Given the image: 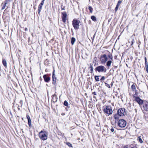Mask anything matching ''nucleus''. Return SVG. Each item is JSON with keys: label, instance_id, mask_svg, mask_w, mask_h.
<instances>
[{"label": "nucleus", "instance_id": "nucleus-19", "mask_svg": "<svg viewBox=\"0 0 148 148\" xmlns=\"http://www.w3.org/2000/svg\"><path fill=\"white\" fill-rule=\"evenodd\" d=\"M75 40V39L74 38L72 37L71 38V42L72 45H73L74 44Z\"/></svg>", "mask_w": 148, "mask_h": 148}, {"label": "nucleus", "instance_id": "nucleus-17", "mask_svg": "<svg viewBox=\"0 0 148 148\" xmlns=\"http://www.w3.org/2000/svg\"><path fill=\"white\" fill-rule=\"evenodd\" d=\"M112 63V61L111 60H108L107 62L106 66L108 67H109L110 66Z\"/></svg>", "mask_w": 148, "mask_h": 148}, {"label": "nucleus", "instance_id": "nucleus-2", "mask_svg": "<svg viewBox=\"0 0 148 148\" xmlns=\"http://www.w3.org/2000/svg\"><path fill=\"white\" fill-rule=\"evenodd\" d=\"M95 71L100 73H106L107 69L106 67L103 65L97 66L95 69Z\"/></svg>", "mask_w": 148, "mask_h": 148}, {"label": "nucleus", "instance_id": "nucleus-28", "mask_svg": "<svg viewBox=\"0 0 148 148\" xmlns=\"http://www.w3.org/2000/svg\"><path fill=\"white\" fill-rule=\"evenodd\" d=\"M64 105L66 106H68V103L66 101H65L64 102Z\"/></svg>", "mask_w": 148, "mask_h": 148}, {"label": "nucleus", "instance_id": "nucleus-20", "mask_svg": "<svg viewBox=\"0 0 148 148\" xmlns=\"http://www.w3.org/2000/svg\"><path fill=\"white\" fill-rule=\"evenodd\" d=\"M101 76H98L95 75V80L97 82L99 81V77H101Z\"/></svg>", "mask_w": 148, "mask_h": 148}, {"label": "nucleus", "instance_id": "nucleus-25", "mask_svg": "<svg viewBox=\"0 0 148 148\" xmlns=\"http://www.w3.org/2000/svg\"><path fill=\"white\" fill-rule=\"evenodd\" d=\"M108 57L111 60H113V57L112 56V55L111 54H109L108 55Z\"/></svg>", "mask_w": 148, "mask_h": 148}, {"label": "nucleus", "instance_id": "nucleus-18", "mask_svg": "<svg viewBox=\"0 0 148 148\" xmlns=\"http://www.w3.org/2000/svg\"><path fill=\"white\" fill-rule=\"evenodd\" d=\"M131 88L132 90L136 91V89L135 86L134 84H133L131 86Z\"/></svg>", "mask_w": 148, "mask_h": 148}, {"label": "nucleus", "instance_id": "nucleus-38", "mask_svg": "<svg viewBox=\"0 0 148 148\" xmlns=\"http://www.w3.org/2000/svg\"><path fill=\"white\" fill-rule=\"evenodd\" d=\"M106 84H107V86H108V87L109 88H111V87H110V85H109V84H106ZM106 85V86H107V85Z\"/></svg>", "mask_w": 148, "mask_h": 148}, {"label": "nucleus", "instance_id": "nucleus-42", "mask_svg": "<svg viewBox=\"0 0 148 148\" xmlns=\"http://www.w3.org/2000/svg\"><path fill=\"white\" fill-rule=\"evenodd\" d=\"M28 30V29L27 28H25V31H27Z\"/></svg>", "mask_w": 148, "mask_h": 148}, {"label": "nucleus", "instance_id": "nucleus-1", "mask_svg": "<svg viewBox=\"0 0 148 148\" xmlns=\"http://www.w3.org/2000/svg\"><path fill=\"white\" fill-rule=\"evenodd\" d=\"M48 134L47 132L45 131L42 130L39 133V136L40 138L45 140L47 139Z\"/></svg>", "mask_w": 148, "mask_h": 148}, {"label": "nucleus", "instance_id": "nucleus-43", "mask_svg": "<svg viewBox=\"0 0 148 148\" xmlns=\"http://www.w3.org/2000/svg\"><path fill=\"white\" fill-rule=\"evenodd\" d=\"M123 148H128V147L126 146H125Z\"/></svg>", "mask_w": 148, "mask_h": 148}, {"label": "nucleus", "instance_id": "nucleus-24", "mask_svg": "<svg viewBox=\"0 0 148 148\" xmlns=\"http://www.w3.org/2000/svg\"><path fill=\"white\" fill-rule=\"evenodd\" d=\"M28 124L29 125V126L30 127H31V119H28Z\"/></svg>", "mask_w": 148, "mask_h": 148}, {"label": "nucleus", "instance_id": "nucleus-44", "mask_svg": "<svg viewBox=\"0 0 148 148\" xmlns=\"http://www.w3.org/2000/svg\"><path fill=\"white\" fill-rule=\"evenodd\" d=\"M111 86H112V85H113V84H112V82L111 83Z\"/></svg>", "mask_w": 148, "mask_h": 148}, {"label": "nucleus", "instance_id": "nucleus-15", "mask_svg": "<svg viewBox=\"0 0 148 148\" xmlns=\"http://www.w3.org/2000/svg\"><path fill=\"white\" fill-rule=\"evenodd\" d=\"M119 115L118 114H115L114 116V118L115 119V122L116 123V121H118V119H119Z\"/></svg>", "mask_w": 148, "mask_h": 148}, {"label": "nucleus", "instance_id": "nucleus-36", "mask_svg": "<svg viewBox=\"0 0 148 148\" xmlns=\"http://www.w3.org/2000/svg\"><path fill=\"white\" fill-rule=\"evenodd\" d=\"M110 130L112 132H113L114 131V129L112 127L110 129Z\"/></svg>", "mask_w": 148, "mask_h": 148}, {"label": "nucleus", "instance_id": "nucleus-45", "mask_svg": "<svg viewBox=\"0 0 148 148\" xmlns=\"http://www.w3.org/2000/svg\"><path fill=\"white\" fill-rule=\"evenodd\" d=\"M135 111L136 112H137V110H136V109H135Z\"/></svg>", "mask_w": 148, "mask_h": 148}, {"label": "nucleus", "instance_id": "nucleus-31", "mask_svg": "<svg viewBox=\"0 0 148 148\" xmlns=\"http://www.w3.org/2000/svg\"><path fill=\"white\" fill-rule=\"evenodd\" d=\"M105 79V77L104 76H102L101 78L100 79V81L102 82Z\"/></svg>", "mask_w": 148, "mask_h": 148}, {"label": "nucleus", "instance_id": "nucleus-23", "mask_svg": "<svg viewBox=\"0 0 148 148\" xmlns=\"http://www.w3.org/2000/svg\"><path fill=\"white\" fill-rule=\"evenodd\" d=\"M138 140L139 142L141 143H143L142 140L141 138V136H140L138 137Z\"/></svg>", "mask_w": 148, "mask_h": 148}, {"label": "nucleus", "instance_id": "nucleus-21", "mask_svg": "<svg viewBox=\"0 0 148 148\" xmlns=\"http://www.w3.org/2000/svg\"><path fill=\"white\" fill-rule=\"evenodd\" d=\"M91 19L94 21H96L97 19L96 17L94 16H92L91 17Z\"/></svg>", "mask_w": 148, "mask_h": 148}, {"label": "nucleus", "instance_id": "nucleus-5", "mask_svg": "<svg viewBox=\"0 0 148 148\" xmlns=\"http://www.w3.org/2000/svg\"><path fill=\"white\" fill-rule=\"evenodd\" d=\"M126 122L125 120L121 119L119 121L118 125L120 127H124L126 126Z\"/></svg>", "mask_w": 148, "mask_h": 148}, {"label": "nucleus", "instance_id": "nucleus-27", "mask_svg": "<svg viewBox=\"0 0 148 148\" xmlns=\"http://www.w3.org/2000/svg\"><path fill=\"white\" fill-rule=\"evenodd\" d=\"M6 5L7 4L6 3H4V4L2 8V10H3L5 8Z\"/></svg>", "mask_w": 148, "mask_h": 148}, {"label": "nucleus", "instance_id": "nucleus-22", "mask_svg": "<svg viewBox=\"0 0 148 148\" xmlns=\"http://www.w3.org/2000/svg\"><path fill=\"white\" fill-rule=\"evenodd\" d=\"M89 68L90 69V73H92L93 71V67H92V66L91 64H90V67H89Z\"/></svg>", "mask_w": 148, "mask_h": 148}, {"label": "nucleus", "instance_id": "nucleus-35", "mask_svg": "<svg viewBox=\"0 0 148 148\" xmlns=\"http://www.w3.org/2000/svg\"><path fill=\"white\" fill-rule=\"evenodd\" d=\"M145 64H147L148 63H147V59L146 57H145Z\"/></svg>", "mask_w": 148, "mask_h": 148}, {"label": "nucleus", "instance_id": "nucleus-14", "mask_svg": "<svg viewBox=\"0 0 148 148\" xmlns=\"http://www.w3.org/2000/svg\"><path fill=\"white\" fill-rule=\"evenodd\" d=\"M52 100L54 102H56L57 101V98L56 95L54 94L52 96Z\"/></svg>", "mask_w": 148, "mask_h": 148}, {"label": "nucleus", "instance_id": "nucleus-12", "mask_svg": "<svg viewBox=\"0 0 148 148\" xmlns=\"http://www.w3.org/2000/svg\"><path fill=\"white\" fill-rule=\"evenodd\" d=\"M44 81L46 82H48L50 80V77L47 75H45L43 76Z\"/></svg>", "mask_w": 148, "mask_h": 148}, {"label": "nucleus", "instance_id": "nucleus-13", "mask_svg": "<svg viewBox=\"0 0 148 148\" xmlns=\"http://www.w3.org/2000/svg\"><path fill=\"white\" fill-rule=\"evenodd\" d=\"M56 75H52V83L53 84L55 85L56 84Z\"/></svg>", "mask_w": 148, "mask_h": 148}, {"label": "nucleus", "instance_id": "nucleus-10", "mask_svg": "<svg viewBox=\"0 0 148 148\" xmlns=\"http://www.w3.org/2000/svg\"><path fill=\"white\" fill-rule=\"evenodd\" d=\"M135 100L139 105L142 104L143 103V104L144 102L143 100L141 99L139 97H136Z\"/></svg>", "mask_w": 148, "mask_h": 148}, {"label": "nucleus", "instance_id": "nucleus-7", "mask_svg": "<svg viewBox=\"0 0 148 148\" xmlns=\"http://www.w3.org/2000/svg\"><path fill=\"white\" fill-rule=\"evenodd\" d=\"M108 58L106 54L101 55L100 57V61L102 64H104L108 60Z\"/></svg>", "mask_w": 148, "mask_h": 148}, {"label": "nucleus", "instance_id": "nucleus-26", "mask_svg": "<svg viewBox=\"0 0 148 148\" xmlns=\"http://www.w3.org/2000/svg\"><path fill=\"white\" fill-rule=\"evenodd\" d=\"M88 9L90 10V13H92V12L93 9L91 6H89Z\"/></svg>", "mask_w": 148, "mask_h": 148}, {"label": "nucleus", "instance_id": "nucleus-34", "mask_svg": "<svg viewBox=\"0 0 148 148\" xmlns=\"http://www.w3.org/2000/svg\"><path fill=\"white\" fill-rule=\"evenodd\" d=\"M26 117H27V118L28 120V119H30V117L27 114Z\"/></svg>", "mask_w": 148, "mask_h": 148}, {"label": "nucleus", "instance_id": "nucleus-41", "mask_svg": "<svg viewBox=\"0 0 148 148\" xmlns=\"http://www.w3.org/2000/svg\"><path fill=\"white\" fill-rule=\"evenodd\" d=\"M8 1V0H6L5 1L4 3H6V4H7V2Z\"/></svg>", "mask_w": 148, "mask_h": 148}, {"label": "nucleus", "instance_id": "nucleus-16", "mask_svg": "<svg viewBox=\"0 0 148 148\" xmlns=\"http://www.w3.org/2000/svg\"><path fill=\"white\" fill-rule=\"evenodd\" d=\"M2 63L3 65L5 67H7V62L6 60L5 59H3L2 60Z\"/></svg>", "mask_w": 148, "mask_h": 148}, {"label": "nucleus", "instance_id": "nucleus-9", "mask_svg": "<svg viewBox=\"0 0 148 148\" xmlns=\"http://www.w3.org/2000/svg\"><path fill=\"white\" fill-rule=\"evenodd\" d=\"M44 1L45 0H42L38 6V13L39 14H40V12L41 10L42 6L43 5L44 3Z\"/></svg>", "mask_w": 148, "mask_h": 148}, {"label": "nucleus", "instance_id": "nucleus-37", "mask_svg": "<svg viewBox=\"0 0 148 148\" xmlns=\"http://www.w3.org/2000/svg\"><path fill=\"white\" fill-rule=\"evenodd\" d=\"M131 45H132L133 44V43H134V39H132V40L131 41Z\"/></svg>", "mask_w": 148, "mask_h": 148}, {"label": "nucleus", "instance_id": "nucleus-32", "mask_svg": "<svg viewBox=\"0 0 148 148\" xmlns=\"http://www.w3.org/2000/svg\"><path fill=\"white\" fill-rule=\"evenodd\" d=\"M119 6L116 5V7L115 8V11L116 12L118 10V8H119Z\"/></svg>", "mask_w": 148, "mask_h": 148}, {"label": "nucleus", "instance_id": "nucleus-4", "mask_svg": "<svg viewBox=\"0 0 148 148\" xmlns=\"http://www.w3.org/2000/svg\"><path fill=\"white\" fill-rule=\"evenodd\" d=\"M105 113L108 115H110L112 113L113 111L110 106H107L103 110Z\"/></svg>", "mask_w": 148, "mask_h": 148}, {"label": "nucleus", "instance_id": "nucleus-48", "mask_svg": "<svg viewBox=\"0 0 148 148\" xmlns=\"http://www.w3.org/2000/svg\"><path fill=\"white\" fill-rule=\"evenodd\" d=\"M131 148H134V147H132Z\"/></svg>", "mask_w": 148, "mask_h": 148}, {"label": "nucleus", "instance_id": "nucleus-47", "mask_svg": "<svg viewBox=\"0 0 148 148\" xmlns=\"http://www.w3.org/2000/svg\"><path fill=\"white\" fill-rule=\"evenodd\" d=\"M8 0V1H10V0Z\"/></svg>", "mask_w": 148, "mask_h": 148}, {"label": "nucleus", "instance_id": "nucleus-29", "mask_svg": "<svg viewBox=\"0 0 148 148\" xmlns=\"http://www.w3.org/2000/svg\"><path fill=\"white\" fill-rule=\"evenodd\" d=\"M122 1H120V0L119 1L116 5H117L119 6L120 5V4L122 3Z\"/></svg>", "mask_w": 148, "mask_h": 148}, {"label": "nucleus", "instance_id": "nucleus-39", "mask_svg": "<svg viewBox=\"0 0 148 148\" xmlns=\"http://www.w3.org/2000/svg\"><path fill=\"white\" fill-rule=\"evenodd\" d=\"M93 95H97V92H94L93 93Z\"/></svg>", "mask_w": 148, "mask_h": 148}, {"label": "nucleus", "instance_id": "nucleus-3", "mask_svg": "<svg viewBox=\"0 0 148 148\" xmlns=\"http://www.w3.org/2000/svg\"><path fill=\"white\" fill-rule=\"evenodd\" d=\"M80 23V22L79 20L75 19L73 20L72 21V25L75 29H78L79 28Z\"/></svg>", "mask_w": 148, "mask_h": 148}, {"label": "nucleus", "instance_id": "nucleus-30", "mask_svg": "<svg viewBox=\"0 0 148 148\" xmlns=\"http://www.w3.org/2000/svg\"><path fill=\"white\" fill-rule=\"evenodd\" d=\"M66 144L69 146V147H72V144L69 142H67Z\"/></svg>", "mask_w": 148, "mask_h": 148}, {"label": "nucleus", "instance_id": "nucleus-8", "mask_svg": "<svg viewBox=\"0 0 148 148\" xmlns=\"http://www.w3.org/2000/svg\"><path fill=\"white\" fill-rule=\"evenodd\" d=\"M143 107L144 110L146 111H148V102L147 101L144 102Z\"/></svg>", "mask_w": 148, "mask_h": 148}, {"label": "nucleus", "instance_id": "nucleus-33", "mask_svg": "<svg viewBox=\"0 0 148 148\" xmlns=\"http://www.w3.org/2000/svg\"><path fill=\"white\" fill-rule=\"evenodd\" d=\"M145 68L146 70H148V65L147 64H145Z\"/></svg>", "mask_w": 148, "mask_h": 148}, {"label": "nucleus", "instance_id": "nucleus-11", "mask_svg": "<svg viewBox=\"0 0 148 148\" xmlns=\"http://www.w3.org/2000/svg\"><path fill=\"white\" fill-rule=\"evenodd\" d=\"M62 21L64 23H65L66 20L67 14L66 12H64L62 13Z\"/></svg>", "mask_w": 148, "mask_h": 148}, {"label": "nucleus", "instance_id": "nucleus-6", "mask_svg": "<svg viewBox=\"0 0 148 148\" xmlns=\"http://www.w3.org/2000/svg\"><path fill=\"white\" fill-rule=\"evenodd\" d=\"M125 109L124 108H121L119 109L117 111V114L120 116H123L126 114Z\"/></svg>", "mask_w": 148, "mask_h": 148}, {"label": "nucleus", "instance_id": "nucleus-46", "mask_svg": "<svg viewBox=\"0 0 148 148\" xmlns=\"http://www.w3.org/2000/svg\"><path fill=\"white\" fill-rule=\"evenodd\" d=\"M146 71L147 72V73H148V70H146Z\"/></svg>", "mask_w": 148, "mask_h": 148}, {"label": "nucleus", "instance_id": "nucleus-40", "mask_svg": "<svg viewBox=\"0 0 148 148\" xmlns=\"http://www.w3.org/2000/svg\"><path fill=\"white\" fill-rule=\"evenodd\" d=\"M53 75H55V70H54L53 72Z\"/></svg>", "mask_w": 148, "mask_h": 148}]
</instances>
